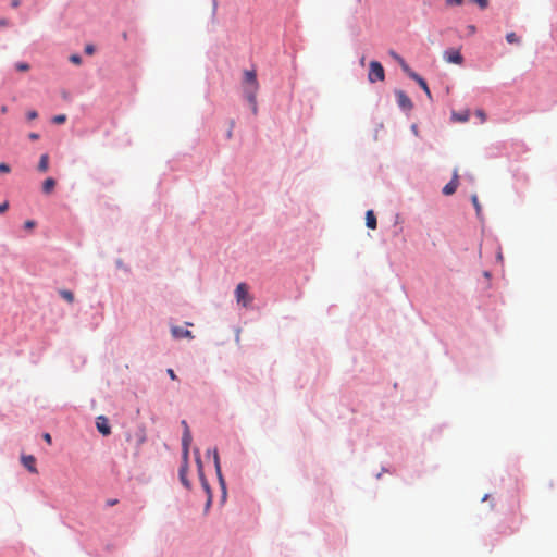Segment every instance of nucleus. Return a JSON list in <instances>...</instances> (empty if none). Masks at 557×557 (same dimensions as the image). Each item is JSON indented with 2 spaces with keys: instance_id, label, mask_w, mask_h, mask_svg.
Wrapping results in <instances>:
<instances>
[{
  "instance_id": "obj_22",
  "label": "nucleus",
  "mask_w": 557,
  "mask_h": 557,
  "mask_svg": "<svg viewBox=\"0 0 557 557\" xmlns=\"http://www.w3.org/2000/svg\"><path fill=\"white\" fill-rule=\"evenodd\" d=\"M506 40L508 44H520V38L513 32L506 35Z\"/></svg>"
},
{
  "instance_id": "obj_13",
  "label": "nucleus",
  "mask_w": 557,
  "mask_h": 557,
  "mask_svg": "<svg viewBox=\"0 0 557 557\" xmlns=\"http://www.w3.org/2000/svg\"><path fill=\"white\" fill-rule=\"evenodd\" d=\"M366 225L371 228H376V216L372 210H368L366 213Z\"/></svg>"
},
{
  "instance_id": "obj_9",
  "label": "nucleus",
  "mask_w": 557,
  "mask_h": 557,
  "mask_svg": "<svg viewBox=\"0 0 557 557\" xmlns=\"http://www.w3.org/2000/svg\"><path fill=\"white\" fill-rule=\"evenodd\" d=\"M96 426H97V430L103 435H109L111 433V428L109 425V421L103 416H100L97 418Z\"/></svg>"
},
{
  "instance_id": "obj_5",
  "label": "nucleus",
  "mask_w": 557,
  "mask_h": 557,
  "mask_svg": "<svg viewBox=\"0 0 557 557\" xmlns=\"http://www.w3.org/2000/svg\"><path fill=\"white\" fill-rule=\"evenodd\" d=\"M444 60L448 63L461 65L463 63V57L457 49H448L443 54Z\"/></svg>"
},
{
  "instance_id": "obj_36",
  "label": "nucleus",
  "mask_w": 557,
  "mask_h": 557,
  "mask_svg": "<svg viewBox=\"0 0 557 557\" xmlns=\"http://www.w3.org/2000/svg\"><path fill=\"white\" fill-rule=\"evenodd\" d=\"M475 113H476V115L480 117V120H481L482 122H484V121L486 120V115H485L484 111H482V110H476V112H475Z\"/></svg>"
},
{
  "instance_id": "obj_16",
  "label": "nucleus",
  "mask_w": 557,
  "mask_h": 557,
  "mask_svg": "<svg viewBox=\"0 0 557 557\" xmlns=\"http://www.w3.org/2000/svg\"><path fill=\"white\" fill-rule=\"evenodd\" d=\"M397 62L399 63L401 70L410 77V74H417L413 72L409 65L405 62V60L401 57H397Z\"/></svg>"
},
{
  "instance_id": "obj_26",
  "label": "nucleus",
  "mask_w": 557,
  "mask_h": 557,
  "mask_svg": "<svg viewBox=\"0 0 557 557\" xmlns=\"http://www.w3.org/2000/svg\"><path fill=\"white\" fill-rule=\"evenodd\" d=\"M15 67L20 72H27L29 70V64L26 62H18L15 64Z\"/></svg>"
},
{
  "instance_id": "obj_20",
  "label": "nucleus",
  "mask_w": 557,
  "mask_h": 557,
  "mask_svg": "<svg viewBox=\"0 0 557 557\" xmlns=\"http://www.w3.org/2000/svg\"><path fill=\"white\" fill-rule=\"evenodd\" d=\"M469 117H470L469 111H465L461 113H456V112L453 113V119L458 122H467L469 120Z\"/></svg>"
},
{
  "instance_id": "obj_27",
  "label": "nucleus",
  "mask_w": 557,
  "mask_h": 557,
  "mask_svg": "<svg viewBox=\"0 0 557 557\" xmlns=\"http://www.w3.org/2000/svg\"><path fill=\"white\" fill-rule=\"evenodd\" d=\"M65 121H66V115L65 114H59V115H55L52 119V122L55 123V124H63Z\"/></svg>"
},
{
  "instance_id": "obj_24",
  "label": "nucleus",
  "mask_w": 557,
  "mask_h": 557,
  "mask_svg": "<svg viewBox=\"0 0 557 557\" xmlns=\"http://www.w3.org/2000/svg\"><path fill=\"white\" fill-rule=\"evenodd\" d=\"M195 456H196V462H197V466H198V471L201 474H203L202 472V462H201V458H200V453H199V449H195Z\"/></svg>"
},
{
  "instance_id": "obj_37",
  "label": "nucleus",
  "mask_w": 557,
  "mask_h": 557,
  "mask_svg": "<svg viewBox=\"0 0 557 557\" xmlns=\"http://www.w3.org/2000/svg\"><path fill=\"white\" fill-rule=\"evenodd\" d=\"M166 372H168L169 376L171 377V380H173V381L177 380V376L173 369H168Z\"/></svg>"
},
{
  "instance_id": "obj_7",
  "label": "nucleus",
  "mask_w": 557,
  "mask_h": 557,
  "mask_svg": "<svg viewBox=\"0 0 557 557\" xmlns=\"http://www.w3.org/2000/svg\"><path fill=\"white\" fill-rule=\"evenodd\" d=\"M21 462L30 473H38L36 458L33 455H22Z\"/></svg>"
},
{
  "instance_id": "obj_47",
  "label": "nucleus",
  "mask_w": 557,
  "mask_h": 557,
  "mask_svg": "<svg viewBox=\"0 0 557 557\" xmlns=\"http://www.w3.org/2000/svg\"><path fill=\"white\" fill-rule=\"evenodd\" d=\"M207 454H208V455H210V454H211V456H213V457H214V449H212V450H210V449H209V450L207 451Z\"/></svg>"
},
{
  "instance_id": "obj_8",
  "label": "nucleus",
  "mask_w": 557,
  "mask_h": 557,
  "mask_svg": "<svg viewBox=\"0 0 557 557\" xmlns=\"http://www.w3.org/2000/svg\"><path fill=\"white\" fill-rule=\"evenodd\" d=\"M214 468H215L216 475H218L220 485L222 487L223 494L225 495L226 494L225 481H224L222 472H221L220 458H219V453H218L216 448H214Z\"/></svg>"
},
{
  "instance_id": "obj_17",
  "label": "nucleus",
  "mask_w": 557,
  "mask_h": 557,
  "mask_svg": "<svg viewBox=\"0 0 557 557\" xmlns=\"http://www.w3.org/2000/svg\"><path fill=\"white\" fill-rule=\"evenodd\" d=\"M397 62L399 63L401 70L410 77V74H417L413 72L409 65L405 62V60L401 57H397Z\"/></svg>"
},
{
  "instance_id": "obj_31",
  "label": "nucleus",
  "mask_w": 557,
  "mask_h": 557,
  "mask_svg": "<svg viewBox=\"0 0 557 557\" xmlns=\"http://www.w3.org/2000/svg\"><path fill=\"white\" fill-rule=\"evenodd\" d=\"M36 225L35 221L33 220H27L25 223H24V227L27 228V230H32L34 228Z\"/></svg>"
},
{
  "instance_id": "obj_29",
  "label": "nucleus",
  "mask_w": 557,
  "mask_h": 557,
  "mask_svg": "<svg viewBox=\"0 0 557 557\" xmlns=\"http://www.w3.org/2000/svg\"><path fill=\"white\" fill-rule=\"evenodd\" d=\"M70 61H71L73 64H75V65H81V64H82V58H81V55H78V54H72V55L70 57Z\"/></svg>"
},
{
  "instance_id": "obj_38",
  "label": "nucleus",
  "mask_w": 557,
  "mask_h": 557,
  "mask_svg": "<svg viewBox=\"0 0 557 557\" xmlns=\"http://www.w3.org/2000/svg\"><path fill=\"white\" fill-rule=\"evenodd\" d=\"M9 208V203L5 201L3 203H0V213H4Z\"/></svg>"
},
{
  "instance_id": "obj_46",
  "label": "nucleus",
  "mask_w": 557,
  "mask_h": 557,
  "mask_svg": "<svg viewBox=\"0 0 557 557\" xmlns=\"http://www.w3.org/2000/svg\"><path fill=\"white\" fill-rule=\"evenodd\" d=\"M389 54L397 61V57H400L395 51H391Z\"/></svg>"
},
{
  "instance_id": "obj_1",
  "label": "nucleus",
  "mask_w": 557,
  "mask_h": 557,
  "mask_svg": "<svg viewBox=\"0 0 557 557\" xmlns=\"http://www.w3.org/2000/svg\"><path fill=\"white\" fill-rule=\"evenodd\" d=\"M259 87L256 70H245L243 72L242 88L255 115L258 113L257 95Z\"/></svg>"
},
{
  "instance_id": "obj_23",
  "label": "nucleus",
  "mask_w": 557,
  "mask_h": 557,
  "mask_svg": "<svg viewBox=\"0 0 557 557\" xmlns=\"http://www.w3.org/2000/svg\"><path fill=\"white\" fill-rule=\"evenodd\" d=\"M200 479H201L202 486H203V488L206 490V492H207V494L209 496L208 504H210V502H211V490H210V486H209V484H208V482H207V480H206L203 474H201Z\"/></svg>"
},
{
  "instance_id": "obj_39",
  "label": "nucleus",
  "mask_w": 557,
  "mask_h": 557,
  "mask_svg": "<svg viewBox=\"0 0 557 557\" xmlns=\"http://www.w3.org/2000/svg\"><path fill=\"white\" fill-rule=\"evenodd\" d=\"M469 35H473L476 32V28L474 25H469L467 27Z\"/></svg>"
},
{
  "instance_id": "obj_12",
  "label": "nucleus",
  "mask_w": 557,
  "mask_h": 557,
  "mask_svg": "<svg viewBox=\"0 0 557 557\" xmlns=\"http://www.w3.org/2000/svg\"><path fill=\"white\" fill-rule=\"evenodd\" d=\"M410 78H412L413 81H416V82L419 84V86L421 87V89H423V90H424V92L426 94V96H428L429 98H432L431 91H430L429 86H428V84H426V82H425V79H424V78H422V77H421L420 75H418V74H410Z\"/></svg>"
},
{
  "instance_id": "obj_2",
  "label": "nucleus",
  "mask_w": 557,
  "mask_h": 557,
  "mask_svg": "<svg viewBox=\"0 0 557 557\" xmlns=\"http://www.w3.org/2000/svg\"><path fill=\"white\" fill-rule=\"evenodd\" d=\"M191 440H193L191 433H189L188 431L183 433V436H182V458H183V463H182L181 469H180V479H181L182 484L186 488H190V482L187 479V471H188L189 446L191 444Z\"/></svg>"
},
{
  "instance_id": "obj_32",
  "label": "nucleus",
  "mask_w": 557,
  "mask_h": 557,
  "mask_svg": "<svg viewBox=\"0 0 557 557\" xmlns=\"http://www.w3.org/2000/svg\"><path fill=\"white\" fill-rule=\"evenodd\" d=\"M95 52V47L92 45H86L85 46V53L91 55Z\"/></svg>"
},
{
  "instance_id": "obj_44",
  "label": "nucleus",
  "mask_w": 557,
  "mask_h": 557,
  "mask_svg": "<svg viewBox=\"0 0 557 557\" xmlns=\"http://www.w3.org/2000/svg\"><path fill=\"white\" fill-rule=\"evenodd\" d=\"M11 5L13 8H17L20 5V0H12Z\"/></svg>"
},
{
  "instance_id": "obj_3",
  "label": "nucleus",
  "mask_w": 557,
  "mask_h": 557,
  "mask_svg": "<svg viewBox=\"0 0 557 557\" xmlns=\"http://www.w3.org/2000/svg\"><path fill=\"white\" fill-rule=\"evenodd\" d=\"M368 78L371 83L377 81L382 82L385 78V72L382 64L379 61H371L369 64Z\"/></svg>"
},
{
  "instance_id": "obj_4",
  "label": "nucleus",
  "mask_w": 557,
  "mask_h": 557,
  "mask_svg": "<svg viewBox=\"0 0 557 557\" xmlns=\"http://www.w3.org/2000/svg\"><path fill=\"white\" fill-rule=\"evenodd\" d=\"M235 297L237 302L240 304L243 307H247L250 304L251 298L249 297L248 286L246 283H239L236 286Z\"/></svg>"
},
{
  "instance_id": "obj_48",
  "label": "nucleus",
  "mask_w": 557,
  "mask_h": 557,
  "mask_svg": "<svg viewBox=\"0 0 557 557\" xmlns=\"http://www.w3.org/2000/svg\"><path fill=\"white\" fill-rule=\"evenodd\" d=\"M7 110H8V109H7V107H5V106H3V107L1 108V112H2V113H5V112H7Z\"/></svg>"
},
{
  "instance_id": "obj_43",
  "label": "nucleus",
  "mask_w": 557,
  "mask_h": 557,
  "mask_svg": "<svg viewBox=\"0 0 557 557\" xmlns=\"http://www.w3.org/2000/svg\"><path fill=\"white\" fill-rule=\"evenodd\" d=\"M182 425H183V428H184V433H185L186 431H188V432L190 433V430H189L188 424H187V422H186V421H182Z\"/></svg>"
},
{
  "instance_id": "obj_21",
  "label": "nucleus",
  "mask_w": 557,
  "mask_h": 557,
  "mask_svg": "<svg viewBox=\"0 0 557 557\" xmlns=\"http://www.w3.org/2000/svg\"><path fill=\"white\" fill-rule=\"evenodd\" d=\"M60 295L63 299H65L67 302H73L74 301V295L72 292L70 290H66V289H62L60 290Z\"/></svg>"
},
{
  "instance_id": "obj_10",
  "label": "nucleus",
  "mask_w": 557,
  "mask_h": 557,
  "mask_svg": "<svg viewBox=\"0 0 557 557\" xmlns=\"http://www.w3.org/2000/svg\"><path fill=\"white\" fill-rule=\"evenodd\" d=\"M458 187V174L457 171H455L454 176L449 183H447L443 188L444 195H453Z\"/></svg>"
},
{
  "instance_id": "obj_41",
  "label": "nucleus",
  "mask_w": 557,
  "mask_h": 557,
  "mask_svg": "<svg viewBox=\"0 0 557 557\" xmlns=\"http://www.w3.org/2000/svg\"><path fill=\"white\" fill-rule=\"evenodd\" d=\"M9 26V21L7 18H0V27Z\"/></svg>"
},
{
  "instance_id": "obj_11",
  "label": "nucleus",
  "mask_w": 557,
  "mask_h": 557,
  "mask_svg": "<svg viewBox=\"0 0 557 557\" xmlns=\"http://www.w3.org/2000/svg\"><path fill=\"white\" fill-rule=\"evenodd\" d=\"M171 333H172L173 337H175V338H183V337L194 338L190 331L185 330L181 326H172Z\"/></svg>"
},
{
  "instance_id": "obj_19",
  "label": "nucleus",
  "mask_w": 557,
  "mask_h": 557,
  "mask_svg": "<svg viewBox=\"0 0 557 557\" xmlns=\"http://www.w3.org/2000/svg\"><path fill=\"white\" fill-rule=\"evenodd\" d=\"M397 62L399 63L401 70L410 77V74H417L413 72L409 65L405 62V60L401 57H397Z\"/></svg>"
},
{
  "instance_id": "obj_14",
  "label": "nucleus",
  "mask_w": 557,
  "mask_h": 557,
  "mask_svg": "<svg viewBox=\"0 0 557 557\" xmlns=\"http://www.w3.org/2000/svg\"><path fill=\"white\" fill-rule=\"evenodd\" d=\"M55 186V180L52 177H48L42 183V191L45 194H50L54 189Z\"/></svg>"
},
{
  "instance_id": "obj_30",
  "label": "nucleus",
  "mask_w": 557,
  "mask_h": 557,
  "mask_svg": "<svg viewBox=\"0 0 557 557\" xmlns=\"http://www.w3.org/2000/svg\"><path fill=\"white\" fill-rule=\"evenodd\" d=\"M474 3H476L480 9L484 10L488 7V0H472Z\"/></svg>"
},
{
  "instance_id": "obj_28",
  "label": "nucleus",
  "mask_w": 557,
  "mask_h": 557,
  "mask_svg": "<svg viewBox=\"0 0 557 557\" xmlns=\"http://www.w3.org/2000/svg\"><path fill=\"white\" fill-rule=\"evenodd\" d=\"M471 200H472V203H473V206H474V208H475V210H476V213H478V214H480V212H481V206H480V203H479L478 196H476V195H473V196L471 197Z\"/></svg>"
},
{
  "instance_id": "obj_33",
  "label": "nucleus",
  "mask_w": 557,
  "mask_h": 557,
  "mask_svg": "<svg viewBox=\"0 0 557 557\" xmlns=\"http://www.w3.org/2000/svg\"><path fill=\"white\" fill-rule=\"evenodd\" d=\"M10 170H11V169H10L9 164H7V163H0V172H1V173H9V172H10Z\"/></svg>"
},
{
  "instance_id": "obj_45",
  "label": "nucleus",
  "mask_w": 557,
  "mask_h": 557,
  "mask_svg": "<svg viewBox=\"0 0 557 557\" xmlns=\"http://www.w3.org/2000/svg\"><path fill=\"white\" fill-rule=\"evenodd\" d=\"M116 503H117V499H109V500H108V505H109V506H113V505H115Z\"/></svg>"
},
{
  "instance_id": "obj_35",
  "label": "nucleus",
  "mask_w": 557,
  "mask_h": 557,
  "mask_svg": "<svg viewBox=\"0 0 557 557\" xmlns=\"http://www.w3.org/2000/svg\"><path fill=\"white\" fill-rule=\"evenodd\" d=\"M447 5H460L462 4V0H446Z\"/></svg>"
},
{
  "instance_id": "obj_6",
  "label": "nucleus",
  "mask_w": 557,
  "mask_h": 557,
  "mask_svg": "<svg viewBox=\"0 0 557 557\" xmlns=\"http://www.w3.org/2000/svg\"><path fill=\"white\" fill-rule=\"evenodd\" d=\"M396 95V98H397V103L398 106L403 109V110H406V111H410L413 107L412 104V101L410 100V98L405 94V91L403 90H397L395 92Z\"/></svg>"
},
{
  "instance_id": "obj_15",
  "label": "nucleus",
  "mask_w": 557,
  "mask_h": 557,
  "mask_svg": "<svg viewBox=\"0 0 557 557\" xmlns=\"http://www.w3.org/2000/svg\"><path fill=\"white\" fill-rule=\"evenodd\" d=\"M49 169V156L47 153H44L40 157L39 163H38V171L41 173L47 172Z\"/></svg>"
},
{
  "instance_id": "obj_40",
  "label": "nucleus",
  "mask_w": 557,
  "mask_h": 557,
  "mask_svg": "<svg viewBox=\"0 0 557 557\" xmlns=\"http://www.w3.org/2000/svg\"><path fill=\"white\" fill-rule=\"evenodd\" d=\"M44 440L48 443V444H51L52 440H51V435L49 433H45L42 435Z\"/></svg>"
},
{
  "instance_id": "obj_18",
  "label": "nucleus",
  "mask_w": 557,
  "mask_h": 557,
  "mask_svg": "<svg viewBox=\"0 0 557 557\" xmlns=\"http://www.w3.org/2000/svg\"><path fill=\"white\" fill-rule=\"evenodd\" d=\"M397 62L399 63L401 70L410 77V74H417L413 72L409 65L405 62V60L401 57H397Z\"/></svg>"
},
{
  "instance_id": "obj_25",
  "label": "nucleus",
  "mask_w": 557,
  "mask_h": 557,
  "mask_svg": "<svg viewBox=\"0 0 557 557\" xmlns=\"http://www.w3.org/2000/svg\"><path fill=\"white\" fill-rule=\"evenodd\" d=\"M195 456H196V462H197V466H198V471L201 474H203L202 472V462H201V458H200V453H199V449H195Z\"/></svg>"
},
{
  "instance_id": "obj_42",
  "label": "nucleus",
  "mask_w": 557,
  "mask_h": 557,
  "mask_svg": "<svg viewBox=\"0 0 557 557\" xmlns=\"http://www.w3.org/2000/svg\"><path fill=\"white\" fill-rule=\"evenodd\" d=\"M28 138L32 140H37L39 138V134L37 133H29Z\"/></svg>"
},
{
  "instance_id": "obj_34",
  "label": "nucleus",
  "mask_w": 557,
  "mask_h": 557,
  "mask_svg": "<svg viewBox=\"0 0 557 557\" xmlns=\"http://www.w3.org/2000/svg\"><path fill=\"white\" fill-rule=\"evenodd\" d=\"M37 116H38V113L35 110H32V111L27 112V119L28 120H35V119H37Z\"/></svg>"
}]
</instances>
